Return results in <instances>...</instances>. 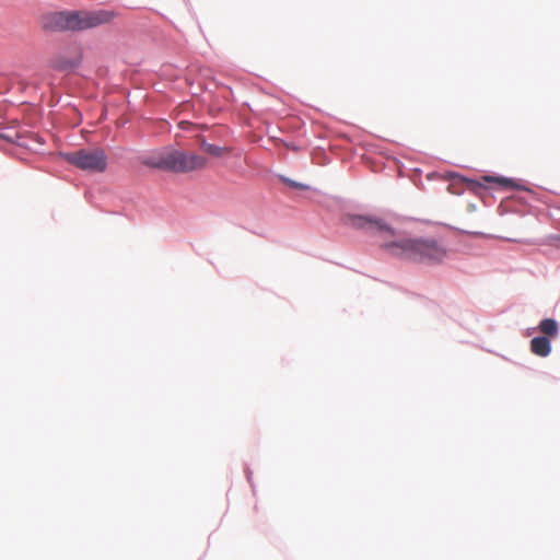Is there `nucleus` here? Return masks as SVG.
Instances as JSON below:
<instances>
[{"label": "nucleus", "instance_id": "obj_6", "mask_svg": "<svg viewBox=\"0 0 560 560\" xmlns=\"http://www.w3.org/2000/svg\"><path fill=\"white\" fill-rule=\"evenodd\" d=\"M530 351L539 357H547L551 351L550 340L547 337H535L530 340Z\"/></svg>", "mask_w": 560, "mask_h": 560}, {"label": "nucleus", "instance_id": "obj_4", "mask_svg": "<svg viewBox=\"0 0 560 560\" xmlns=\"http://www.w3.org/2000/svg\"><path fill=\"white\" fill-rule=\"evenodd\" d=\"M71 165L91 173H102L107 167V155L103 149H81L65 154Z\"/></svg>", "mask_w": 560, "mask_h": 560}, {"label": "nucleus", "instance_id": "obj_1", "mask_svg": "<svg viewBox=\"0 0 560 560\" xmlns=\"http://www.w3.org/2000/svg\"><path fill=\"white\" fill-rule=\"evenodd\" d=\"M349 224L374 235L388 255L411 264L440 266L450 258L452 253L447 245L436 237L398 235L382 220L353 215L349 218Z\"/></svg>", "mask_w": 560, "mask_h": 560}, {"label": "nucleus", "instance_id": "obj_5", "mask_svg": "<svg viewBox=\"0 0 560 560\" xmlns=\"http://www.w3.org/2000/svg\"><path fill=\"white\" fill-rule=\"evenodd\" d=\"M81 49L78 46H73L69 56L60 52L50 59L49 65L56 70L67 71L78 67L81 62Z\"/></svg>", "mask_w": 560, "mask_h": 560}, {"label": "nucleus", "instance_id": "obj_12", "mask_svg": "<svg viewBox=\"0 0 560 560\" xmlns=\"http://www.w3.org/2000/svg\"><path fill=\"white\" fill-rule=\"evenodd\" d=\"M559 240H560V234H559Z\"/></svg>", "mask_w": 560, "mask_h": 560}, {"label": "nucleus", "instance_id": "obj_3", "mask_svg": "<svg viewBox=\"0 0 560 560\" xmlns=\"http://www.w3.org/2000/svg\"><path fill=\"white\" fill-rule=\"evenodd\" d=\"M140 163L144 166L166 172L188 173L203 168L207 164V160L192 152L166 148L140 156Z\"/></svg>", "mask_w": 560, "mask_h": 560}, {"label": "nucleus", "instance_id": "obj_9", "mask_svg": "<svg viewBox=\"0 0 560 560\" xmlns=\"http://www.w3.org/2000/svg\"><path fill=\"white\" fill-rule=\"evenodd\" d=\"M202 149L213 156H221L229 151L226 148L218 147L206 142L202 143Z\"/></svg>", "mask_w": 560, "mask_h": 560}, {"label": "nucleus", "instance_id": "obj_8", "mask_svg": "<svg viewBox=\"0 0 560 560\" xmlns=\"http://www.w3.org/2000/svg\"><path fill=\"white\" fill-rule=\"evenodd\" d=\"M482 179L486 183H493V184H497L498 186L503 187V188L513 187L512 179H509V178H505V177L485 176Z\"/></svg>", "mask_w": 560, "mask_h": 560}, {"label": "nucleus", "instance_id": "obj_2", "mask_svg": "<svg viewBox=\"0 0 560 560\" xmlns=\"http://www.w3.org/2000/svg\"><path fill=\"white\" fill-rule=\"evenodd\" d=\"M117 16L113 10L62 11L45 16L44 28L47 31H85L109 24Z\"/></svg>", "mask_w": 560, "mask_h": 560}, {"label": "nucleus", "instance_id": "obj_11", "mask_svg": "<svg viewBox=\"0 0 560 560\" xmlns=\"http://www.w3.org/2000/svg\"><path fill=\"white\" fill-rule=\"evenodd\" d=\"M0 136H1L2 138H4V139L10 140V141H13V140H14V138H13L11 135H9V133H1Z\"/></svg>", "mask_w": 560, "mask_h": 560}, {"label": "nucleus", "instance_id": "obj_10", "mask_svg": "<svg viewBox=\"0 0 560 560\" xmlns=\"http://www.w3.org/2000/svg\"><path fill=\"white\" fill-rule=\"evenodd\" d=\"M290 184V186L292 187H296V188H300V189H304L306 188V186L302 185V184H298L295 182H288Z\"/></svg>", "mask_w": 560, "mask_h": 560}, {"label": "nucleus", "instance_id": "obj_7", "mask_svg": "<svg viewBox=\"0 0 560 560\" xmlns=\"http://www.w3.org/2000/svg\"><path fill=\"white\" fill-rule=\"evenodd\" d=\"M539 330L544 334L542 337L553 338L558 335V324L552 318H545L539 324Z\"/></svg>", "mask_w": 560, "mask_h": 560}]
</instances>
